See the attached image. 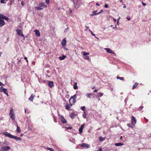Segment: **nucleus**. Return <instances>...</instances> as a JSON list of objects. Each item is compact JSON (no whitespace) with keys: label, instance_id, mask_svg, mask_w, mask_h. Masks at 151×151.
Segmentation results:
<instances>
[{"label":"nucleus","instance_id":"1","mask_svg":"<svg viewBox=\"0 0 151 151\" xmlns=\"http://www.w3.org/2000/svg\"><path fill=\"white\" fill-rule=\"evenodd\" d=\"M4 18V15L0 14V27L4 26L5 24Z\"/></svg>","mask_w":151,"mask_h":151},{"label":"nucleus","instance_id":"2","mask_svg":"<svg viewBox=\"0 0 151 151\" xmlns=\"http://www.w3.org/2000/svg\"><path fill=\"white\" fill-rule=\"evenodd\" d=\"M132 122L131 124H127V125L130 127H132L133 125H134L136 123V120L135 118L132 116Z\"/></svg>","mask_w":151,"mask_h":151},{"label":"nucleus","instance_id":"3","mask_svg":"<svg viewBox=\"0 0 151 151\" xmlns=\"http://www.w3.org/2000/svg\"><path fill=\"white\" fill-rule=\"evenodd\" d=\"M0 90L1 92H4V93L6 94L7 96H9L8 93L7 92V89L4 88L3 87H0Z\"/></svg>","mask_w":151,"mask_h":151},{"label":"nucleus","instance_id":"4","mask_svg":"<svg viewBox=\"0 0 151 151\" xmlns=\"http://www.w3.org/2000/svg\"><path fill=\"white\" fill-rule=\"evenodd\" d=\"M3 134L6 136L11 138H12L14 137V135H12L10 133L7 132H4Z\"/></svg>","mask_w":151,"mask_h":151},{"label":"nucleus","instance_id":"5","mask_svg":"<svg viewBox=\"0 0 151 151\" xmlns=\"http://www.w3.org/2000/svg\"><path fill=\"white\" fill-rule=\"evenodd\" d=\"M10 149V147L8 146H4L1 149V151H7Z\"/></svg>","mask_w":151,"mask_h":151},{"label":"nucleus","instance_id":"6","mask_svg":"<svg viewBox=\"0 0 151 151\" xmlns=\"http://www.w3.org/2000/svg\"><path fill=\"white\" fill-rule=\"evenodd\" d=\"M69 104H68V103H67L65 105V108L67 110H69L70 107L72 106V104L70 102H69Z\"/></svg>","mask_w":151,"mask_h":151},{"label":"nucleus","instance_id":"7","mask_svg":"<svg viewBox=\"0 0 151 151\" xmlns=\"http://www.w3.org/2000/svg\"><path fill=\"white\" fill-rule=\"evenodd\" d=\"M61 44L63 47H65L66 45V38H64L62 40L61 42Z\"/></svg>","mask_w":151,"mask_h":151},{"label":"nucleus","instance_id":"8","mask_svg":"<svg viewBox=\"0 0 151 151\" xmlns=\"http://www.w3.org/2000/svg\"><path fill=\"white\" fill-rule=\"evenodd\" d=\"M97 12V11H94L93 12V13L94 14H92L91 15L92 16H93L94 15H96L98 14H100V13H101V12H103V10L102 9H101V11L100 12H98V13H96Z\"/></svg>","mask_w":151,"mask_h":151},{"label":"nucleus","instance_id":"9","mask_svg":"<svg viewBox=\"0 0 151 151\" xmlns=\"http://www.w3.org/2000/svg\"><path fill=\"white\" fill-rule=\"evenodd\" d=\"M104 50H106V52L108 53H112L113 54H115L114 52L112 51L111 49L109 48H105Z\"/></svg>","mask_w":151,"mask_h":151},{"label":"nucleus","instance_id":"10","mask_svg":"<svg viewBox=\"0 0 151 151\" xmlns=\"http://www.w3.org/2000/svg\"><path fill=\"white\" fill-rule=\"evenodd\" d=\"M81 146L82 147H86L87 148H88L90 147V145H89L84 143H82Z\"/></svg>","mask_w":151,"mask_h":151},{"label":"nucleus","instance_id":"11","mask_svg":"<svg viewBox=\"0 0 151 151\" xmlns=\"http://www.w3.org/2000/svg\"><path fill=\"white\" fill-rule=\"evenodd\" d=\"M49 83H48V85L49 86L50 88H52L54 86V83L52 81H48Z\"/></svg>","mask_w":151,"mask_h":151},{"label":"nucleus","instance_id":"12","mask_svg":"<svg viewBox=\"0 0 151 151\" xmlns=\"http://www.w3.org/2000/svg\"><path fill=\"white\" fill-rule=\"evenodd\" d=\"M39 6L40 7V8H43V9L44 8H46L47 7V6L45 4V3H40L39 4Z\"/></svg>","mask_w":151,"mask_h":151},{"label":"nucleus","instance_id":"13","mask_svg":"<svg viewBox=\"0 0 151 151\" xmlns=\"http://www.w3.org/2000/svg\"><path fill=\"white\" fill-rule=\"evenodd\" d=\"M84 126H85V124L84 123L81 126L80 128H79V131L80 134H81L82 133V132H83L82 130L84 128Z\"/></svg>","mask_w":151,"mask_h":151},{"label":"nucleus","instance_id":"14","mask_svg":"<svg viewBox=\"0 0 151 151\" xmlns=\"http://www.w3.org/2000/svg\"><path fill=\"white\" fill-rule=\"evenodd\" d=\"M34 32H35L36 35L37 36L39 37L40 36V33L39 30L36 29L35 30Z\"/></svg>","mask_w":151,"mask_h":151},{"label":"nucleus","instance_id":"15","mask_svg":"<svg viewBox=\"0 0 151 151\" xmlns=\"http://www.w3.org/2000/svg\"><path fill=\"white\" fill-rule=\"evenodd\" d=\"M35 97V95H34L33 94H32L29 99V100L31 101L32 102H33V100L34 98V97Z\"/></svg>","mask_w":151,"mask_h":151},{"label":"nucleus","instance_id":"16","mask_svg":"<svg viewBox=\"0 0 151 151\" xmlns=\"http://www.w3.org/2000/svg\"><path fill=\"white\" fill-rule=\"evenodd\" d=\"M16 126L17 127V129L16 130V131H17V132L18 133H20L21 131L20 127L18 126V125H16Z\"/></svg>","mask_w":151,"mask_h":151},{"label":"nucleus","instance_id":"17","mask_svg":"<svg viewBox=\"0 0 151 151\" xmlns=\"http://www.w3.org/2000/svg\"><path fill=\"white\" fill-rule=\"evenodd\" d=\"M76 94H75L73 95V96H71L69 100V102H70V101L72 99H76Z\"/></svg>","mask_w":151,"mask_h":151},{"label":"nucleus","instance_id":"18","mask_svg":"<svg viewBox=\"0 0 151 151\" xmlns=\"http://www.w3.org/2000/svg\"><path fill=\"white\" fill-rule=\"evenodd\" d=\"M77 83L76 82H75L74 83L73 85V88L74 89L76 90L78 89V87L77 86Z\"/></svg>","mask_w":151,"mask_h":151},{"label":"nucleus","instance_id":"19","mask_svg":"<svg viewBox=\"0 0 151 151\" xmlns=\"http://www.w3.org/2000/svg\"><path fill=\"white\" fill-rule=\"evenodd\" d=\"M61 121L62 123L63 124L66 123L67 122L66 120L63 118V117H62Z\"/></svg>","mask_w":151,"mask_h":151},{"label":"nucleus","instance_id":"20","mask_svg":"<svg viewBox=\"0 0 151 151\" xmlns=\"http://www.w3.org/2000/svg\"><path fill=\"white\" fill-rule=\"evenodd\" d=\"M16 31L17 32V35L19 36V35H21V33H22L21 30L19 29H17L16 30Z\"/></svg>","mask_w":151,"mask_h":151},{"label":"nucleus","instance_id":"21","mask_svg":"<svg viewBox=\"0 0 151 151\" xmlns=\"http://www.w3.org/2000/svg\"><path fill=\"white\" fill-rule=\"evenodd\" d=\"M66 56L63 55L62 56H60L59 57V59L60 60H62L66 58Z\"/></svg>","mask_w":151,"mask_h":151},{"label":"nucleus","instance_id":"22","mask_svg":"<svg viewBox=\"0 0 151 151\" xmlns=\"http://www.w3.org/2000/svg\"><path fill=\"white\" fill-rule=\"evenodd\" d=\"M12 138L15 139L16 140H20L21 139L20 138L14 136V137Z\"/></svg>","mask_w":151,"mask_h":151},{"label":"nucleus","instance_id":"23","mask_svg":"<svg viewBox=\"0 0 151 151\" xmlns=\"http://www.w3.org/2000/svg\"><path fill=\"white\" fill-rule=\"evenodd\" d=\"M138 83H137V82H136L134 83V85L133 86L132 89H135L137 87V86L138 85Z\"/></svg>","mask_w":151,"mask_h":151},{"label":"nucleus","instance_id":"24","mask_svg":"<svg viewBox=\"0 0 151 151\" xmlns=\"http://www.w3.org/2000/svg\"><path fill=\"white\" fill-rule=\"evenodd\" d=\"M35 9L37 10L40 11L43 9V8H40L39 6L35 7Z\"/></svg>","mask_w":151,"mask_h":151},{"label":"nucleus","instance_id":"25","mask_svg":"<svg viewBox=\"0 0 151 151\" xmlns=\"http://www.w3.org/2000/svg\"><path fill=\"white\" fill-rule=\"evenodd\" d=\"M11 118L13 120H14L15 119V115L14 114H11Z\"/></svg>","mask_w":151,"mask_h":151},{"label":"nucleus","instance_id":"26","mask_svg":"<svg viewBox=\"0 0 151 151\" xmlns=\"http://www.w3.org/2000/svg\"><path fill=\"white\" fill-rule=\"evenodd\" d=\"M70 117L72 119H73L74 118V113H71L70 115Z\"/></svg>","mask_w":151,"mask_h":151},{"label":"nucleus","instance_id":"27","mask_svg":"<svg viewBox=\"0 0 151 151\" xmlns=\"http://www.w3.org/2000/svg\"><path fill=\"white\" fill-rule=\"evenodd\" d=\"M92 94L91 93H87L86 95V96L88 98H90Z\"/></svg>","mask_w":151,"mask_h":151},{"label":"nucleus","instance_id":"28","mask_svg":"<svg viewBox=\"0 0 151 151\" xmlns=\"http://www.w3.org/2000/svg\"><path fill=\"white\" fill-rule=\"evenodd\" d=\"M115 145L116 146H121V145H123V144H122L121 143H115Z\"/></svg>","mask_w":151,"mask_h":151},{"label":"nucleus","instance_id":"29","mask_svg":"<svg viewBox=\"0 0 151 151\" xmlns=\"http://www.w3.org/2000/svg\"><path fill=\"white\" fill-rule=\"evenodd\" d=\"M8 1V0H0V2L1 3H6Z\"/></svg>","mask_w":151,"mask_h":151},{"label":"nucleus","instance_id":"30","mask_svg":"<svg viewBox=\"0 0 151 151\" xmlns=\"http://www.w3.org/2000/svg\"><path fill=\"white\" fill-rule=\"evenodd\" d=\"M99 140L101 141H103L104 140H105V139L104 138H103L102 137H99Z\"/></svg>","mask_w":151,"mask_h":151},{"label":"nucleus","instance_id":"31","mask_svg":"<svg viewBox=\"0 0 151 151\" xmlns=\"http://www.w3.org/2000/svg\"><path fill=\"white\" fill-rule=\"evenodd\" d=\"M83 116L84 118H86V115L85 111H84L83 114Z\"/></svg>","mask_w":151,"mask_h":151},{"label":"nucleus","instance_id":"32","mask_svg":"<svg viewBox=\"0 0 151 151\" xmlns=\"http://www.w3.org/2000/svg\"><path fill=\"white\" fill-rule=\"evenodd\" d=\"M9 114L11 115V114H14V111L13 110V109L12 108L11 110H10V113Z\"/></svg>","mask_w":151,"mask_h":151},{"label":"nucleus","instance_id":"33","mask_svg":"<svg viewBox=\"0 0 151 151\" xmlns=\"http://www.w3.org/2000/svg\"><path fill=\"white\" fill-rule=\"evenodd\" d=\"M78 2V0H74L73 1V3L74 4L76 5L77 4Z\"/></svg>","mask_w":151,"mask_h":151},{"label":"nucleus","instance_id":"34","mask_svg":"<svg viewBox=\"0 0 151 151\" xmlns=\"http://www.w3.org/2000/svg\"><path fill=\"white\" fill-rule=\"evenodd\" d=\"M89 52H83V55L84 56H86V55H89Z\"/></svg>","mask_w":151,"mask_h":151},{"label":"nucleus","instance_id":"35","mask_svg":"<svg viewBox=\"0 0 151 151\" xmlns=\"http://www.w3.org/2000/svg\"><path fill=\"white\" fill-rule=\"evenodd\" d=\"M81 109L83 111H84L85 109V106H82L81 107Z\"/></svg>","mask_w":151,"mask_h":151},{"label":"nucleus","instance_id":"36","mask_svg":"<svg viewBox=\"0 0 151 151\" xmlns=\"http://www.w3.org/2000/svg\"><path fill=\"white\" fill-rule=\"evenodd\" d=\"M47 149L48 150H49L51 151H55V150L53 149L50 147H47Z\"/></svg>","mask_w":151,"mask_h":151},{"label":"nucleus","instance_id":"37","mask_svg":"<svg viewBox=\"0 0 151 151\" xmlns=\"http://www.w3.org/2000/svg\"><path fill=\"white\" fill-rule=\"evenodd\" d=\"M19 36L22 37H23V40H25V37L24 35L22 33H21V35H19Z\"/></svg>","mask_w":151,"mask_h":151},{"label":"nucleus","instance_id":"38","mask_svg":"<svg viewBox=\"0 0 151 151\" xmlns=\"http://www.w3.org/2000/svg\"><path fill=\"white\" fill-rule=\"evenodd\" d=\"M116 78L117 79H119L121 80H123V77H119L118 76H117V77H116Z\"/></svg>","mask_w":151,"mask_h":151},{"label":"nucleus","instance_id":"39","mask_svg":"<svg viewBox=\"0 0 151 151\" xmlns=\"http://www.w3.org/2000/svg\"><path fill=\"white\" fill-rule=\"evenodd\" d=\"M65 128L66 129H72V127H65Z\"/></svg>","mask_w":151,"mask_h":151},{"label":"nucleus","instance_id":"40","mask_svg":"<svg viewBox=\"0 0 151 151\" xmlns=\"http://www.w3.org/2000/svg\"><path fill=\"white\" fill-rule=\"evenodd\" d=\"M89 31L91 32V34L92 35L95 36V35L92 32L91 30L89 29Z\"/></svg>","mask_w":151,"mask_h":151},{"label":"nucleus","instance_id":"41","mask_svg":"<svg viewBox=\"0 0 151 151\" xmlns=\"http://www.w3.org/2000/svg\"><path fill=\"white\" fill-rule=\"evenodd\" d=\"M99 95H100V96H102L103 95L104 93H98Z\"/></svg>","mask_w":151,"mask_h":151},{"label":"nucleus","instance_id":"42","mask_svg":"<svg viewBox=\"0 0 151 151\" xmlns=\"http://www.w3.org/2000/svg\"><path fill=\"white\" fill-rule=\"evenodd\" d=\"M96 151H102V148L101 147H99V150Z\"/></svg>","mask_w":151,"mask_h":151},{"label":"nucleus","instance_id":"43","mask_svg":"<svg viewBox=\"0 0 151 151\" xmlns=\"http://www.w3.org/2000/svg\"><path fill=\"white\" fill-rule=\"evenodd\" d=\"M9 18L8 17H6L4 16V19H5V20L7 21L9 19Z\"/></svg>","mask_w":151,"mask_h":151},{"label":"nucleus","instance_id":"44","mask_svg":"<svg viewBox=\"0 0 151 151\" xmlns=\"http://www.w3.org/2000/svg\"><path fill=\"white\" fill-rule=\"evenodd\" d=\"M49 0H45V2L47 4H49Z\"/></svg>","mask_w":151,"mask_h":151},{"label":"nucleus","instance_id":"45","mask_svg":"<svg viewBox=\"0 0 151 151\" xmlns=\"http://www.w3.org/2000/svg\"><path fill=\"white\" fill-rule=\"evenodd\" d=\"M85 59L86 60H88L89 59V58L88 56H86L85 57Z\"/></svg>","mask_w":151,"mask_h":151},{"label":"nucleus","instance_id":"46","mask_svg":"<svg viewBox=\"0 0 151 151\" xmlns=\"http://www.w3.org/2000/svg\"><path fill=\"white\" fill-rule=\"evenodd\" d=\"M142 5L143 6H145L146 5V4H145V3H144L142 1Z\"/></svg>","mask_w":151,"mask_h":151},{"label":"nucleus","instance_id":"47","mask_svg":"<svg viewBox=\"0 0 151 151\" xmlns=\"http://www.w3.org/2000/svg\"><path fill=\"white\" fill-rule=\"evenodd\" d=\"M143 106H141L139 107V110H141L143 109Z\"/></svg>","mask_w":151,"mask_h":151},{"label":"nucleus","instance_id":"48","mask_svg":"<svg viewBox=\"0 0 151 151\" xmlns=\"http://www.w3.org/2000/svg\"><path fill=\"white\" fill-rule=\"evenodd\" d=\"M76 102V99H73V104H74Z\"/></svg>","mask_w":151,"mask_h":151},{"label":"nucleus","instance_id":"49","mask_svg":"<svg viewBox=\"0 0 151 151\" xmlns=\"http://www.w3.org/2000/svg\"><path fill=\"white\" fill-rule=\"evenodd\" d=\"M54 120L55 122H57L56 118H54Z\"/></svg>","mask_w":151,"mask_h":151},{"label":"nucleus","instance_id":"50","mask_svg":"<svg viewBox=\"0 0 151 151\" xmlns=\"http://www.w3.org/2000/svg\"><path fill=\"white\" fill-rule=\"evenodd\" d=\"M24 59L26 60V61L27 62H28V60L27 59V57H25L24 58Z\"/></svg>","mask_w":151,"mask_h":151},{"label":"nucleus","instance_id":"51","mask_svg":"<svg viewBox=\"0 0 151 151\" xmlns=\"http://www.w3.org/2000/svg\"><path fill=\"white\" fill-rule=\"evenodd\" d=\"M4 84L0 81V86H3Z\"/></svg>","mask_w":151,"mask_h":151},{"label":"nucleus","instance_id":"52","mask_svg":"<svg viewBox=\"0 0 151 151\" xmlns=\"http://www.w3.org/2000/svg\"><path fill=\"white\" fill-rule=\"evenodd\" d=\"M21 5L23 6L24 5V2L23 1H22L21 2Z\"/></svg>","mask_w":151,"mask_h":151},{"label":"nucleus","instance_id":"53","mask_svg":"<svg viewBox=\"0 0 151 151\" xmlns=\"http://www.w3.org/2000/svg\"><path fill=\"white\" fill-rule=\"evenodd\" d=\"M108 5H107V4H106L104 6L105 8H107L108 7Z\"/></svg>","mask_w":151,"mask_h":151},{"label":"nucleus","instance_id":"54","mask_svg":"<svg viewBox=\"0 0 151 151\" xmlns=\"http://www.w3.org/2000/svg\"><path fill=\"white\" fill-rule=\"evenodd\" d=\"M93 91L94 92H97V90L96 89H95Z\"/></svg>","mask_w":151,"mask_h":151},{"label":"nucleus","instance_id":"55","mask_svg":"<svg viewBox=\"0 0 151 151\" xmlns=\"http://www.w3.org/2000/svg\"><path fill=\"white\" fill-rule=\"evenodd\" d=\"M127 19H128V20H129L130 19V17H127Z\"/></svg>","mask_w":151,"mask_h":151},{"label":"nucleus","instance_id":"56","mask_svg":"<svg viewBox=\"0 0 151 151\" xmlns=\"http://www.w3.org/2000/svg\"><path fill=\"white\" fill-rule=\"evenodd\" d=\"M96 5L98 6H100V5L98 3H96Z\"/></svg>","mask_w":151,"mask_h":151},{"label":"nucleus","instance_id":"57","mask_svg":"<svg viewBox=\"0 0 151 151\" xmlns=\"http://www.w3.org/2000/svg\"><path fill=\"white\" fill-rule=\"evenodd\" d=\"M7 143H8L7 142H5L4 143H3V144H6V145H8Z\"/></svg>","mask_w":151,"mask_h":151},{"label":"nucleus","instance_id":"58","mask_svg":"<svg viewBox=\"0 0 151 151\" xmlns=\"http://www.w3.org/2000/svg\"><path fill=\"white\" fill-rule=\"evenodd\" d=\"M64 50H68V49L67 48H65V47H64Z\"/></svg>","mask_w":151,"mask_h":151},{"label":"nucleus","instance_id":"59","mask_svg":"<svg viewBox=\"0 0 151 151\" xmlns=\"http://www.w3.org/2000/svg\"><path fill=\"white\" fill-rule=\"evenodd\" d=\"M85 27L86 28V29H88L89 28L88 27H87L86 26H85Z\"/></svg>","mask_w":151,"mask_h":151},{"label":"nucleus","instance_id":"60","mask_svg":"<svg viewBox=\"0 0 151 151\" xmlns=\"http://www.w3.org/2000/svg\"><path fill=\"white\" fill-rule=\"evenodd\" d=\"M123 5H124V6H123V8H126V6H125V5L123 4Z\"/></svg>","mask_w":151,"mask_h":151},{"label":"nucleus","instance_id":"61","mask_svg":"<svg viewBox=\"0 0 151 151\" xmlns=\"http://www.w3.org/2000/svg\"><path fill=\"white\" fill-rule=\"evenodd\" d=\"M24 111H25V113H26V109H24Z\"/></svg>","mask_w":151,"mask_h":151},{"label":"nucleus","instance_id":"62","mask_svg":"<svg viewBox=\"0 0 151 151\" xmlns=\"http://www.w3.org/2000/svg\"><path fill=\"white\" fill-rule=\"evenodd\" d=\"M95 88V87H93V88H92V89H94V88Z\"/></svg>","mask_w":151,"mask_h":151},{"label":"nucleus","instance_id":"63","mask_svg":"<svg viewBox=\"0 0 151 151\" xmlns=\"http://www.w3.org/2000/svg\"><path fill=\"white\" fill-rule=\"evenodd\" d=\"M16 125H18L17 124V122H16Z\"/></svg>","mask_w":151,"mask_h":151},{"label":"nucleus","instance_id":"64","mask_svg":"<svg viewBox=\"0 0 151 151\" xmlns=\"http://www.w3.org/2000/svg\"><path fill=\"white\" fill-rule=\"evenodd\" d=\"M120 1H121V2H122V0H120Z\"/></svg>","mask_w":151,"mask_h":151}]
</instances>
